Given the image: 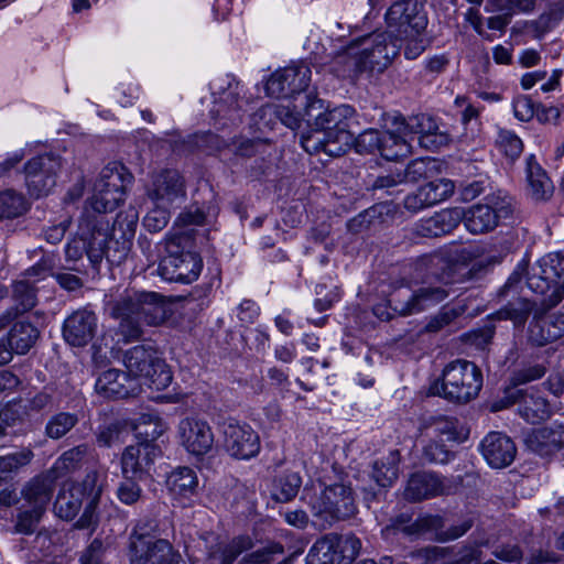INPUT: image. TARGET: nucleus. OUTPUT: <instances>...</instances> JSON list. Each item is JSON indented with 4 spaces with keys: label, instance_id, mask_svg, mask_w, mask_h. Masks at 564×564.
Wrapping results in <instances>:
<instances>
[{
    "label": "nucleus",
    "instance_id": "1",
    "mask_svg": "<svg viewBox=\"0 0 564 564\" xmlns=\"http://www.w3.org/2000/svg\"><path fill=\"white\" fill-rule=\"evenodd\" d=\"M305 99V121L313 130L301 135L303 149L310 154L339 156L352 142V128L358 124L356 110L346 104L330 108L312 95Z\"/></svg>",
    "mask_w": 564,
    "mask_h": 564
},
{
    "label": "nucleus",
    "instance_id": "2",
    "mask_svg": "<svg viewBox=\"0 0 564 564\" xmlns=\"http://www.w3.org/2000/svg\"><path fill=\"white\" fill-rule=\"evenodd\" d=\"M106 307L119 322L118 330L126 341L140 338L144 325H161L172 314L171 305L161 294L138 290H124L109 299Z\"/></svg>",
    "mask_w": 564,
    "mask_h": 564
},
{
    "label": "nucleus",
    "instance_id": "3",
    "mask_svg": "<svg viewBox=\"0 0 564 564\" xmlns=\"http://www.w3.org/2000/svg\"><path fill=\"white\" fill-rule=\"evenodd\" d=\"M138 213L130 209L119 213L110 229L109 221L96 227L97 241L89 249V261L97 265L106 258L112 264H120L128 256L135 235Z\"/></svg>",
    "mask_w": 564,
    "mask_h": 564
},
{
    "label": "nucleus",
    "instance_id": "4",
    "mask_svg": "<svg viewBox=\"0 0 564 564\" xmlns=\"http://www.w3.org/2000/svg\"><path fill=\"white\" fill-rule=\"evenodd\" d=\"M482 387V373L470 361L455 360L442 373V380L434 381L430 393L455 403H467L475 399Z\"/></svg>",
    "mask_w": 564,
    "mask_h": 564
},
{
    "label": "nucleus",
    "instance_id": "5",
    "mask_svg": "<svg viewBox=\"0 0 564 564\" xmlns=\"http://www.w3.org/2000/svg\"><path fill=\"white\" fill-rule=\"evenodd\" d=\"M155 529L156 523L151 519L135 523L128 545L131 564H186L167 540L152 535Z\"/></svg>",
    "mask_w": 564,
    "mask_h": 564
},
{
    "label": "nucleus",
    "instance_id": "6",
    "mask_svg": "<svg viewBox=\"0 0 564 564\" xmlns=\"http://www.w3.org/2000/svg\"><path fill=\"white\" fill-rule=\"evenodd\" d=\"M123 364L127 373L139 379L141 387L148 386L160 391L172 382L171 370L151 345H138L128 349L123 354Z\"/></svg>",
    "mask_w": 564,
    "mask_h": 564
},
{
    "label": "nucleus",
    "instance_id": "7",
    "mask_svg": "<svg viewBox=\"0 0 564 564\" xmlns=\"http://www.w3.org/2000/svg\"><path fill=\"white\" fill-rule=\"evenodd\" d=\"M308 505L314 524L321 530H326L334 522L348 519L356 512L352 490L341 484L325 487L310 499Z\"/></svg>",
    "mask_w": 564,
    "mask_h": 564
},
{
    "label": "nucleus",
    "instance_id": "8",
    "mask_svg": "<svg viewBox=\"0 0 564 564\" xmlns=\"http://www.w3.org/2000/svg\"><path fill=\"white\" fill-rule=\"evenodd\" d=\"M97 473H89L83 484H67L59 490L55 503V513L65 520H72L87 501L85 511L78 520L79 528H87L93 521L94 509L100 495L96 487Z\"/></svg>",
    "mask_w": 564,
    "mask_h": 564
},
{
    "label": "nucleus",
    "instance_id": "9",
    "mask_svg": "<svg viewBox=\"0 0 564 564\" xmlns=\"http://www.w3.org/2000/svg\"><path fill=\"white\" fill-rule=\"evenodd\" d=\"M486 202L470 207L466 213L463 212L465 227L471 234L492 230L500 219L510 217L513 212V199L500 191L486 196Z\"/></svg>",
    "mask_w": 564,
    "mask_h": 564
},
{
    "label": "nucleus",
    "instance_id": "10",
    "mask_svg": "<svg viewBox=\"0 0 564 564\" xmlns=\"http://www.w3.org/2000/svg\"><path fill=\"white\" fill-rule=\"evenodd\" d=\"M451 295L449 281L444 276L425 282L410 294L398 292L389 300L393 311L402 316L419 314L442 303Z\"/></svg>",
    "mask_w": 564,
    "mask_h": 564
},
{
    "label": "nucleus",
    "instance_id": "11",
    "mask_svg": "<svg viewBox=\"0 0 564 564\" xmlns=\"http://www.w3.org/2000/svg\"><path fill=\"white\" fill-rule=\"evenodd\" d=\"M180 238H172L166 243L167 254L160 261L158 273L169 282L192 283L197 280L203 269L199 254L192 251H178Z\"/></svg>",
    "mask_w": 564,
    "mask_h": 564
},
{
    "label": "nucleus",
    "instance_id": "12",
    "mask_svg": "<svg viewBox=\"0 0 564 564\" xmlns=\"http://www.w3.org/2000/svg\"><path fill=\"white\" fill-rule=\"evenodd\" d=\"M357 53L366 63L370 74L383 72L400 52L399 41L387 31L375 32L354 40Z\"/></svg>",
    "mask_w": 564,
    "mask_h": 564
},
{
    "label": "nucleus",
    "instance_id": "13",
    "mask_svg": "<svg viewBox=\"0 0 564 564\" xmlns=\"http://www.w3.org/2000/svg\"><path fill=\"white\" fill-rule=\"evenodd\" d=\"M386 23L387 32L393 37L419 35L427 25V17L417 0H401L388 9Z\"/></svg>",
    "mask_w": 564,
    "mask_h": 564
},
{
    "label": "nucleus",
    "instance_id": "14",
    "mask_svg": "<svg viewBox=\"0 0 564 564\" xmlns=\"http://www.w3.org/2000/svg\"><path fill=\"white\" fill-rule=\"evenodd\" d=\"M61 167V158L53 153H44L30 159L23 166L29 194L35 198L48 195L56 185V176Z\"/></svg>",
    "mask_w": 564,
    "mask_h": 564
},
{
    "label": "nucleus",
    "instance_id": "15",
    "mask_svg": "<svg viewBox=\"0 0 564 564\" xmlns=\"http://www.w3.org/2000/svg\"><path fill=\"white\" fill-rule=\"evenodd\" d=\"M214 95V108L212 112L220 118H228L232 122L240 120V111H246L248 100L243 85L235 77L227 75L212 84Z\"/></svg>",
    "mask_w": 564,
    "mask_h": 564
},
{
    "label": "nucleus",
    "instance_id": "16",
    "mask_svg": "<svg viewBox=\"0 0 564 564\" xmlns=\"http://www.w3.org/2000/svg\"><path fill=\"white\" fill-rule=\"evenodd\" d=\"M225 451L236 459H250L260 452L258 433L247 423L228 420L221 426Z\"/></svg>",
    "mask_w": 564,
    "mask_h": 564
},
{
    "label": "nucleus",
    "instance_id": "17",
    "mask_svg": "<svg viewBox=\"0 0 564 564\" xmlns=\"http://www.w3.org/2000/svg\"><path fill=\"white\" fill-rule=\"evenodd\" d=\"M311 68L301 62L274 72L265 84L268 96L288 98L304 91L311 82Z\"/></svg>",
    "mask_w": 564,
    "mask_h": 564
},
{
    "label": "nucleus",
    "instance_id": "18",
    "mask_svg": "<svg viewBox=\"0 0 564 564\" xmlns=\"http://www.w3.org/2000/svg\"><path fill=\"white\" fill-rule=\"evenodd\" d=\"M178 437L185 451L203 457L214 448L215 437L210 425L202 419L185 417L178 423Z\"/></svg>",
    "mask_w": 564,
    "mask_h": 564
},
{
    "label": "nucleus",
    "instance_id": "19",
    "mask_svg": "<svg viewBox=\"0 0 564 564\" xmlns=\"http://www.w3.org/2000/svg\"><path fill=\"white\" fill-rule=\"evenodd\" d=\"M159 456H161V449L153 443H138L126 447L121 455L122 476L143 479L150 475L154 460Z\"/></svg>",
    "mask_w": 564,
    "mask_h": 564
},
{
    "label": "nucleus",
    "instance_id": "20",
    "mask_svg": "<svg viewBox=\"0 0 564 564\" xmlns=\"http://www.w3.org/2000/svg\"><path fill=\"white\" fill-rule=\"evenodd\" d=\"M148 196L153 204L172 206L185 196V184L182 175L176 170H162L152 177L148 188Z\"/></svg>",
    "mask_w": 564,
    "mask_h": 564
},
{
    "label": "nucleus",
    "instance_id": "21",
    "mask_svg": "<svg viewBox=\"0 0 564 564\" xmlns=\"http://www.w3.org/2000/svg\"><path fill=\"white\" fill-rule=\"evenodd\" d=\"M403 124L405 129H409L411 143L416 140L426 150H437L451 142L449 134L440 131L437 123L429 115L420 113L413 116Z\"/></svg>",
    "mask_w": 564,
    "mask_h": 564
},
{
    "label": "nucleus",
    "instance_id": "22",
    "mask_svg": "<svg viewBox=\"0 0 564 564\" xmlns=\"http://www.w3.org/2000/svg\"><path fill=\"white\" fill-rule=\"evenodd\" d=\"M97 393L109 399H124L138 395L141 390L139 379L131 378L126 371L108 369L96 380Z\"/></svg>",
    "mask_w": 564,
    "mask_h": 564
},
{
    "label": "nucleus",
    "instance_id": "23",
    "mask_svg": "<svg viewBox=\"0 0 564 564\" xmlns=\"http://www.w3.org/2000/svg\"><path fill=\"white\" fill-rule=\"evenodd\" d=\"M98 327V318L86 308L73 312L63 324V337L74 347H84L93 340Z\"/></svg>",
    "mask_w": 564,
    "mask_h": 564
},
{
    "label": "nucleus",
    "instance_id": "24",
    "mask_svg": "<svg viewBox=\"0 0 564 564\" xmlns=\"http://www.w3.org/2000/svg\"><path fill=\"white\" fill-rule=\"evenodd\" d=\"M454 183L446 178L429 182L405 196L404 208L416 213L434 206L447 199L454 193Z\"/></svg>",
    "mask_w": 564,
    "mask_h": 564
},
{
    "label": "nucleus",
    "instance_id": "25",
    "mask_svg": "<svg viewBox=\"0 0 564 564\" xmlns=\"http://www.w3.org/2000/svg\"><path fill=\"white\" fill-rule=\"evenodd\" d=\"M480 451L487 463L494 468H505L516 458L513 441L499 432L489 433L480 443Z\"/></svg>",
    "mask_w": 564,
    "mask_h": 564
},
{
    "label": "nucleus",
    "instance_id": "26",
    "mask_svg": "<svg viewBox=\"0 0 564 564\" xmlns=\"http://www.w3.org/2000/svg\"><path fill=\"white\" fill-rule=\"evenodd\" d=\"M449 487L445 485L444 479L433 473L420 471L413 474L404 489V498L409 501H421L447 494Z\"/></svg>",
    "mask_w": 564,
    "mask_h": 564
},
{
    "label": "nucleus",
    "instance_id": "27",
    "mask_svg": "<svg viewBox=\"0 0 564 564\" xmlns=\"http://www.w3.org/2000/svg\"><path fill=\"white\" fill-rule=\"evenodd\" d=\"M513 403H518V413L528 423H540L551 415L547 400L533 389L518 390L511 395Z\"/></svg>",
    "mask_w": 564,
    "mask_h": 564
},
{
    "label": "nucleus",
    "instance_id": "28",
    "mask_svg": "<svg viewBox=\"0 0 564 564\" xmlns=\"http://www.w3.org/2000/svg\"><path fill=\"white\" fill-rule=\"evenodd\" d=\"M131 181L132 175L127 172L123 165L117 163L104 167L96 180L99 192H102L104 188L111 191L110 197L107 200L111 205L120 204L124 200L126 189Z\"/></svg>",
    "mask_w": 564,
    "mask_h": 564
},
{
    "label": "nucleus",
    "instance_id": "29",
    "mask_svg": "<svg viewBox=\"0 0 564 564\" xmlns=\"http://www.w3.org/2000/svg\"><path fill=\"white\" fill-rule=\"evenodd\" d=\"M528 448L540 456H549L564 445V426L554 424L530 432L525 437Z\"/></svg>",
    "mask_w": 564,
    "mask_h": 564
},
{
    "label": "nucleus",
    "instance_id": "30",
    "mask_svg": "<svg viewBox=\"0 0 564 564\" xmlns=\"http://www.w3.org/2000/svg\"><path fill=\"white\" fill-rule=\"evenodd\" d=\"M463 220V209L446 208L433 216L422 219L416 225V232L423 237H438L454 230Z\"/></svg>",
    "mask_w": 564,
    "mask_h": 564
},
{
    "label": "nucleus",
    "instance_id": "31",
    "mask_svg": "<svg viewBox=\"0 0 564 564\" xmlns=\"http://www.w3.org/2000/svg\"><path fill=\"white\" fill-rule=\"evenodd\" d=\"M95 219H93L87 213L85 216H80L77 229V237L70 240L66 248L65 253L66 258L72 261H76L83 257L84 253L89 258V249L93 245V241H97L96 237V225ZM99 223L101 220H98Z\"/></svg>",
    "mask_w": 564,
    "mask_h": 564
},
{
    "label": "nucleus",
    "instance_id": "32",
    "mask_svg": "<svg viewBox=\"0 0 564 564\" xmlns=\"http://www.w3.org/2000/svg\"><path fill=\"white\" fill-rule=\"evenodd\" d=\"M441 519L435 516H424L417 518L414 522L410 523V520L405 516H400L382 529V534L386 539L402 533L408 536L420 535L436 529L440 525Z\"/></svg>",
    "mask_w": 564,
    "mask_h": 564
},
{
    "label": "nucleus",
    "instance_id": "33",
    "mask_svg": "<svg viewBox=\"0 0 564 564\" xmlns=\"http://www.w3.org/2000/svg\"><path fill=\"white\" fill-rule=\"evenodd\" d=\"M54 491V476L51 474L40 475L31 479L22 489L23 499L32 506V509H40L45 512Z\"/></svg>",
    "mask_w": 564,
    "mask_h": 564
},
{
    "label": "nucleus",
    "instance_id": "34",
    "mask_svg": "<svg viewBox=\"0 0 564 564\" xmlns=\"http://www.w3.org/2000/svg\"><path fill=\"white\" fill-rule=\"evenodd\" d=\"M408 120L402 119L397 132H382V142L380 143L379 153L387 160H398L404 158L412 152L411 137L409 129L403 123Z\"/></svg>",
    "mask_w": 564,
    "mask_h": 564
},
{
    "label": "nucleus",
    "instance_id": "35",
    "mask_svg": "<svg viewBox=\"0 0 564 564\" xmlns=\"http://www.w3.org/2000/svg\"><path fill=\"white\" fill-rule=\"evenodd\" d=\"M13 297L17 307L7 310L0 315V330L7 327L19 314L24 313L36 305V292L30 280L17 281L13 285Z\"/></svg>",
    "mask_w": 564,
    "mask_h": 564
},
{
    "label": "nucleus",
    "instance_id": "36",
    "mask_svg": "<svg viewBox=\"0 0 564 564\" xmlns=\"http://www.w3.org/2000/svg\"><path fill=\"white\" fill-rule=\"evenodd\" d=\"M528 265L529 262L527 260L519 262L514 271L507 280L505 289H513L520 282L522 276L527 274V286L536 294H546V292L553 285L552 281L546 279L545 274L539 272L540 265L538 262L531 268L530 272H528Z\"/></svg>",
    "mask_w": 564,
    "mask_h": 564
},
{
    "label": "nucleus",
    "instance_id": "37",
    "mask_svg": "<svg viewBox=\"0 0 564 564\" xmlns=\"http://www.w3.org/2000/svg\"><path fill=\"white\" fill-rule=\"evenodd\" d=\"M170 491L180 497H192L198 488V478L189 467H178L173 470L166 479Z\"/></svg>",
    "mask_w": 564,
    "mask_h": 564
},
{
    "label": "nucleus",
    "instance_id": "38",
    "mask_svg": "<svg viewBox=\"0 0 564 564\" xmlns=\"http://www.w3.org/2000/svg\"><path fill=\"white\" fill-rule=\"evenodd\" d=\"M133 430L139 443H153L166 430L165 423L155 413H142L133 423Z\"/></svg>",
    "mask_w": 564,
    "mask_h": 564
},
{
    "label": "nucleus",
    "instance_id": "39",
    "mask_svg": "<svg viewBox=\"0 0 564 564\" xmlns=\"http://www.w3.org/2000/svg\"><path fill=\"white\" fill-rule=\"evenodd\" d=\"M527 178L534 199H545L552 194V183L533 156L527 159Z\"/></svg>",
    "mask_w": 564,
    "mask_h": 564
},
{
    "label": "nucleus",
    "instance_id": "40",
    "mask_svg": "<svg viewBox=\"0 0 564 564\" xmlns=\"http://www.w3.org/2000/svg\"><path fill=\"white\" fill-rule=\"evenodd\" d=\"M111 191H108L104 188L102 192H99L97 188V182L94 184V191L91 197L87 200L84 210L82 213V216H85L87 213L89 216L95 220H101L100 224L104 225L105 223L109 221L106 214L115 210L119 204L111 205L107 200L110 197ZM99 221H96V225L98 226Z\"/></svg>",
    "mask_w": 564,
    "mask_h": 564
},
{
    "label": "nucleus",
    "instance_id": "41",
    "mask_svg": "<svg viewBox=\"0 0 564 564\" xmlns=\"http://www.w3.org/2000/svg\"><path fill=\"white\" fill-rule=\"evenodd\" d=\"M39 330L31 323L19 321L8 334L10 344L14 347L15 354H25L35 344Z\"/></svg>",
    "mask_w": 564,
    "mask_h": 564
},
{
    "label": "nucleus",
    "instance_id": "42",
    "mask_svg": "<svg viewBox=\"0 0 564 564\" xmlns=\"http://www.w3.org/2000/svg\"><path fill=\"white\" fill-rule=\"evenodd\" d=\"M29 208L30 204L22 193L13 188L0 192V220L20 217Z\"/></svg>",
    "mask_w": 564,
    "mask_h": 564
},
{
    "label": "nucleus",
    "instance_id": "43",
    "mask_svg": "<svg viewBox=\"0 0 564 564\" xmlns=\"http://www.w3.org/2000/svg\"><path fill=\"white\" fill-rule=\"evenodd\" d=\"M399 454L391 452L387 457L373 463L372 478L378 486L384 488L391 486L398 478Z\"/></svg>",
    "mask_w": 564,
    "mask_h": 564
},
{
    "label": "nucleus",
    "instance_id": "44",
    "mask_svg": "<svg viewBox=\"0 0 564 564\" xmlns=\"http://www.w3.org/2000/svg\"><path fill=\"white\" fill-rule=\"evenodd\" d=\"M262 115L270 117L268 122L272 121V118H276L278 121L293 130L297 129L303 120L305 121V110L300 112L294 107H291L290 104H265L262 106Z\"/></svg>",
    "mask_w": 564,
    "mask_h": 564
},
{
    "label": "nucleus",
    "instance_id": "45",
    "mask_svg": "<svg viewBox=\"0 0 564 564\" xmlns=\"http://www.w3.org/2000/svg\"><path fill=\"white\" fill-rule=\"evenodd\" d=\"M302 479L297 473L289 471L275 478L272 498L279 502L291 501L299 492Z\"/></svg>",
    "mask_w": 564,
    "mask_h": 564
},
{
    "label": "nucleus",
    "instance_id": "46",
    "mask_svg": "<svg viewBox=\"0 0 564 564\" xmlns=\"http://www.w3.org/2000/svg\"><path fill=\"white\" fill-rule=\"evenodd\" d=\"M335 540V564H352L361 549L360 540L351 534L330 535Z\"/></svg>",
    "mask_w": 564,
    "mask_h": 564
},
{
    "label": "nucleus",
    "instance_id": "47",
    "mask_svg": "<svg viewBox=\"0 0 564 564\" xmlns=\"http://www.w3.org/2000/svg\"><path fill=\"white\" fill-rule=\"evenodd\" d=\"M253 547V540L248 535L234 538L228 544L223 546L219 552L212 554V561H218L219 564H232L236 558Z\"/></svg>",
    "mask_w": 564,
    "mask_h": 564
},
{
    "label": "nucleus",
    "instance_id": "48",
    "mask_svg": "<svg viewBox=\"0 0 564 564\" xmlns=\"http://www.w3.org/2000/svg\"><path fill=\"white\" fill-rule=\"evenodd\" d=\"M335 540L326 535L317 540L308 551L307 564H335Z\"/></svg>",
    "mask_w": 564,
    "mask_h": 564
},
{
    "label": "nucleus",
    "instance_id": "49",
    "mask_svg": "<svg viewBox=\"0 0 564 564\" xmlns=\"http://www.w3.org/2000/svg\"><path fill=\"white\" fill-rule=\"evenodd\" d=\"M357 47L352 41L346 47L347 61L346 68L340 69V78L347 79L350 83H356L362 75H370L366 63L361 59L359 53L356 52Z\"/></svg>",
    "mask_w": 564,
    "mask_h": 564
},
{
    "label": "nucleus",
    "instance_id": "50",
    "mask_svg": "<svg viewBox=\"0 0 564 564\" xmlns=\"http://www.w3.org/2000/svg\"><path fill=\"white\" fill-rule=\"evenodd\" d=\"M78 416L75 413L59 412L50 417L45 425V434L52 440L65 436L76 424Z\"/></svg>",
    "mask_w": 564,
    "mask_h": 564
},
{
    "label": "nucleus",
    "instance_id": "51",
    "mask_svg": "<svg viewBox=\"0 0 564 564\" xmlns=\"http://www.w3.org/2000/svg\"><path fill=\"white\" fill-rule=\"evenodd\" d=\"M89 452L90 447L87 444H80L64 452L56 460L55 469L65 473L77 469Z\"/></svg>",
    "mask_w": 564,
    "mask_h": 564
},
{
    "label": "nucleus",
    "instance_id": "52",
    "mask_svg": "<svg viewBox=\"0 0 564 564\" xmlns=\"http://www.w3.org/2000/svg\"><path fill=\"white\" fill-rule=\"evenodd\" d=\"M496 143L499 151L510 161L518 159L523 151L521 139L509 130L499 131Z\"/></svg>",
    "mask_w": 564,
    "mask_h": 564
},
{
    "label": "nucleus",
    "instance_id": "53",
    "mask_svg": "<svg viewBox=\"0 0 564 564\" xmlns=\"http://www.w3.org/2000/svg\"><path fill=\"white\" fill-rule=\"evenodd\" d=\"M137 480V478L127 476L119 482L116 496L121 503L133 506L143 498V490Z\"/></svg>",
    "mask_w": 564,
    "mask_h": 564
},
{
    "label": "nucleus",
    "instance_id": "54",
    "mask_svg": "<svg viewBox=\"0 0 564 564\" xmlns=\"http://www.w3.org/2000/svg\"><path fill=\"white\" fill-rule=\"evenodd\" d=\"M540 265L539 272L546 275L553 284L564 273V256L560 252L549 253L538 261Z\"/></svg>",
    "mask_w": 564,
    "mask_h": 564
},
{
    "label": "nucleus",
    "instance_id": "55",
    "mask_svg": "<svg viewBox=\"0 0 564 564\" xmlns=\"http://www.w3.org/2000/svg\"><path fill=\"white\" fill-rule=\"evenodd\" d=\"M31 451H20L0 457V480L31 462Z\"/></svg>",
    "mask_w": 564,
    "mask_h": 564
},
{
    "label": "nucleus",
    "instance_id": "56",
    "mask_svg": "<svg viewBox=\"0 0 564 564\" xmlns=\"http://www.w3.org/2000/svg\"><path fill=\"white\" fill-rule=\"evenodd\" d=\"M170 207L169 205L154 204V208L149 210L143 218V226L147 230L150 232L162 230L169 223Z\"/></svg>",
    "mask_w": 564,
    "mask_h": 564
},
{
    "label": "nucleus",
    "instance_id": "57",
    "mask_svg": "<svg viewBox=\"0 0 564 564\" xmlns=\"http://www.w3.org/2000/svg\"><path fill=\"white\" fill-rule=\"evenodd\" d=\"M551 332L552 329L546 316L535 318L529 326V339L536 346H544L555 340Z\"/></svg>",
    "mask_w": 564,
    "mask_h": 564
},
{
    "label": "nucleus",
    "instance_id": "58",
    "mask_svg": "<svg viewBox=\"0 0 564 564\" xmlns=\"http://www.w3.org/2000/svg\"><path fill=\"white\" fill-rule=\"evenodd\" d=\"M433 433L435 437L443 438L446 441H458V421L454 417L438 416L435 417L432 424Z\"/></svg>",
    "mask_w": 564,
    "mask_h": 564
},
{
    "label": "nucleus",
    "instance_id": "59",
    "mask_svg": "<svg viewBox=\"0 0 564 564\" xmlns=\"http://www.w3.org/2000/svg\"><path fill=\"white\" fill-rule=\"evenodd\" d=\"M453 457L454 453L442 441H431L423 447V458L429 463L447 464Z\"/></svg>",
    "mask_w": 564,
    "mask_h": 564
},
{
    "label": "nucleus",
    "instance_id": "60",
    "mask_svg": "<svg viewBox=\"0 0 564 564\" xmlns=\"http://www.w3.org/2000/svg\"><path fill=\"white\" fill-rule=\"evenodd\" d=\"M40 509L24 510L17 516L14 533L32 534L43 517Z\"/></svg>",
    "mask_w": 564,
    "mask_h": 564
},
{
    "label": "nucleus",
    "instance_id": "61",
    "mask_svg": "<svg viewBox=\"0 0 564 564\" xmlns=\"http://www.w3.org/2000/svg\"><path fill=\"white\" fill-rule=\"evenodd\" d=\"M381 142L382 132L375 129H368L358 135L355 147L359 153H373L379 152Z\"/></svg>",
    "mask_w": 564,
    "mask_h": 564
},
{
    "label": "nucleus",
    "instance_id": "62",
    "mask_svg": "<svg viewBox=\"0 0 564 564\" xmlns=\"http://www.w3.org/2000/svg\"><path fill=\"white\" fill-rule=\"evenodd\" d=\"M434 162L431 159H416L411 161L404 171L401 172L405 182H417L422 177H426L432 170Z\"/></svg>",
    "mask_w": 564,
    "mask_h": 564
},
{
    "label": "nucleus",
    "instance_id": "63",
    "mask_svg": "<svg viewBox=\"0 0 564 564\" xmlns=\"http://www.w3.org/2000/svg\"><path fill=\"white\" fill-rule=\"evenodd\" d=\"M283 546L274 543L245 555L239 564H269L274 554H282Z\"/></svg>",
    "mask_w": 564,
    "mask_h": 564
},
{
    "label": "nucleus",
    "instance_id": "64",
    "mask_svg": "<svg viewBox=\"0 0 564 564\" xmlns=\"http://www.w3.org/2000/svg\"><path fill=\"white\" fill-rule=\"evenodd\" d=\"M79 564H107L105 562V547L100 540H93L80 553Z\"/></svg>",
    "mask_w": 564,
    "mask_h": 564
}]
</instances>
